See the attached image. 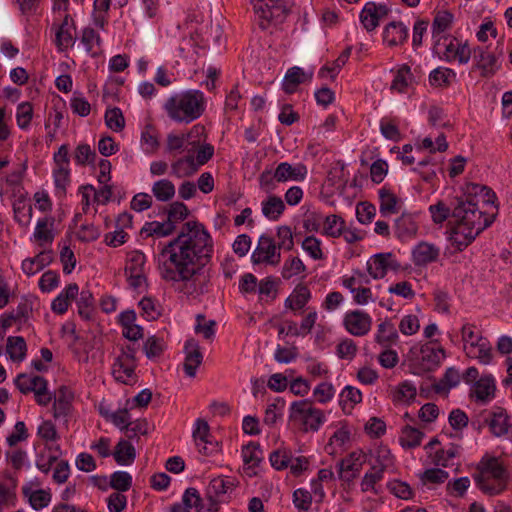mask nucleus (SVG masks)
Here are the masks:
<instances>
[{
	"label": "nucleus",
	"mask_w": 512,
	"mask_h": 512,
	"mask_svg": "<svg viewBox=\"0 0 512 512\" xmlns=\"http://www.w3.org/2000/svg\"><path fill=\"white\" fill-rule=\"evenodd\" d=\"M456 77L454 70L438 67L429 74V83L433 87H448Z\"/></svg>",
	"instance_id": "nucleus-44"
},
{
	"label": "nucleus",
	"mask_w": 512,
	"mask_h": 512,
	"mask_svg": "<svg viewBox=\"0 0 512 512\" xmlns=\"http://www.w3.org/2000/svg\"><path fill=\"white\" fill-rule=\"evenodd\" d=\"M113 457L117 464L128 466L132 464L136 458V450L130 441L120 439L115 446Z\"/></svg>",
	"instance_id": "nucleus-30"
},
{
	"label": "nucleus",
	"mask_w": 512,
	"mask_h": 512,
	"mask_svg": "<svg viewBox=\"0 0 512 512\" xmlns=\"http://www.w3.org/2000/svg\"><path fill=\"white\" fill-rule=\"evenodd\" d=\"M461 380V375L458 369L455 367H449L446 369L443 377L439 382L433 385V389L438 394L448 393L450 389L456 387Z\"/></svg>",
	"instance_id": "nucleus-35"
},
{
	"label": "nucleus",
	"mask_w": 512,
	"mask_h": 512,
	"mask_svg": "<svg viewBox=\"0 0 512 512\" xmlns=\"http://www.w3.org/2000/svg\"><path fill=\"white\" fill-rule=\"evenodd\" d=\"M146 262L145 254L141 251H133L129 254L128 264L125 267L126 274L144 273V265Z\"/></svg>",
	"instance_id": "nucleus-63"
},
{
	"label": "nucleus",
	"mask_w": 512,
	"mask_h": 512,
	"mask_svg": "<svg viewBox=\"0 0 512 512\" xmlns=\"http://www.w3.org/2000/svg\"><path fill=\"white\" fill-rule=\"evenodd\" d=\"M76 297L77 312L79 316L89 321L92 319V314L95 309V300L92 292L89 289H83Z\"/></svg>",
	"instance_id": "nucleus-34"
},
{
	"label": "nucleus",
	"mask_w": 512,
	"mask_h": 512,
	"mask_svg": "<svg viewBox=\"0 0 512 512\" xmlns=\"http://www.w3.org/2000/svg\"><path fill=\"white\" fill-rule=\"evenodd\" d=\"M167 213V224H171L176 229V224L184 221L188 218L190 211L183 202H173L170 204L168 210H164Z\"/></svg>",
	"instance_id": "nucleus-47"
},
{
	"label": "nucleus",
	"mask_w": 512,
	"mask_h": 512,
	"mask_svg": "<svg viewBox=\"0 0 512 512\" xmlns=\"http://www.w3.org/2000/svg\"><path fill=\"white\" fill-rule=\"evenodd\" d=\"M453 21L454 15L448 10H438L434 13L431 32L436 48L441 46L442 41L447 42L448 36L444 33L452 28Z\"/></svg>",
	"instance_id": "nucleus-16"
},
{
	"label": "nucleus",
	"mask_w": 512,
	"mask_h": 512,
	"mask_svg": "<svg viewBox=\"0 0 512 512\" xmlns=\"http://www.w3.org/2000/svg\"><path fill=\"white\" fill-rule=\"evenodd\" d=\"M401 264L392 253H379L367 262V270L374 279H382L389 270L397 271Z\"/></svg>",
	"instance_id": "nucleus-12"
},
{
	"label": "nucleus",
	"mask_w": 512,
	"mask_h": 512,
	"mask_svg": "<svg viewBox=\"0 0 512 512\" xmlns=\"http://www.w3.org/2000/svg\"><path fill=\"white\" fill-rule=\"evenodd\" d=\"M452 201L447 204L443 200H439L437 203L430 205L429 212L431 214L432 221L435 224H442L450 216L452 217Z\"/></svg>",
	"instance_id": "nucleus-52"
},
{
	"label": "nucleus",
	"mask_w": 512,
	"mask_h": 512,
	"mask_svg": "<svg viewBox=\"0 0 512 512\" xmlns=\"http://www.w3.org/2000/svg\"><path fill=\"white\" fill-rule=\"evenodd\" d=\"M100 414L102 417H104L107 421H110L112 424H114L117 428H119L121 431H124L125 428H127V425L130 422V414L128 408H120L115 412H109L104 409H100Z\"/></svg>",
	"instance_id": "nucleus-50"
},
{
	"label": "nucleus",
	"mask_w": 512,
	"mask_h": 512,
	"mask_svg": "<svg viewBox=\"0 0 512 512\" xmlns=\"http://www.w3.org/2000/svg\"><path fill=\"white\" fill-rule=\"evenodd\" d=\"M351 53V48H346L342 53L338 56L336 60L333 62H327L324 66H322V78L324 77V73L327 72L331 80H334L338 75L341 68L346 64L349 59Z\"/></svg>",
	"instance_id": "nucleus-54"
},
{
	"label": "nucleus",
	"mask_w": 512,
	"mask_h": 512,
	"mask_svg": "<svg viewBox=\"0 0 512 512\" xmlns=\"http://www.w3.org/2000/svg\"><path fill=\"white\" fill-rule=\"evenodd\" d=\"M274 239L266 234L259 237L258 245L251 256L253 264L266 263L276 266L280 263L281 254Z\"/></svg>",
	"instance_id": "nucleus-11"
},
{
	"label": "nucleus",
	"mask_w": 512,
	"mask_h": 512,
	"mask_svg": "<svg viewBox=\"0 0 512 512\" xmlns=\"http://www.w3.org/2000/svg\"><path fill=\"white\" fill-rule=\"evenodd\" d=\"M214 243L205 226L198 221L185 222L178 235L159 253L162 279L188 282L201 274L212 259Z\"/></svg>",
	"instance_id": "nucleus-1"
},
{
	"label": "nucleus",
	"mask_w": 512,
	"mask_h": 512,
	"mask_svg": "<svg viewBox=\"0 0 512 512\" xmlns=\"http://www.w3.org/2000/svg\"><path fill=\"white\" fill-rule=\"evenodd\" d=\"M413 365L418 372H430L435 370L441 360L445 357V350L440 346H435L432 342L422 345L419 349L413 347Z\"/></svg>",
	"instance_id": "nucleus-7"
},
{
	"label": "nucleus",
	"mask_w": 512,
	"mask_h": 512,
	"mask_svg": "<svg viewBox=\"0 0 512 512\" xmlns=\"http://www.w3.org/2000/svg\"><path fill=\"white\" fill-rule=\"evenodd\" d=\"M13 212L14 219L19 225L23 227L29 226L33 215L32 205L30 203L22 198L17 199L13 204Z\"/></svg>",
	"instance_id": "nucleus-40"
},
{
	"label": "nucleus",
	"mask_w": 512,
	"mask_h": 512,
	"mask_svg": "<svg viewBox=\"0 0 512 512\" xmlns=\"http://www.w3.org/2000/svg\"><path fill=\"white\" fill-rule=\"evenodd\" d=\"M310 290L305 285H297L291 295L285 300V307L292 311L301 310L309 301Z\"/></svg>",
	"instance_id": "nucleus-36"
},
{
	"label": "nucleus",
	"mask_w": 512,
	"mask_h": 512,
	"mask_svg": "<svg viewBox=\"0 0 512 512\" xmlns=\"http://www.w3.org/2000/svg\"><path fill=\"white\" fill-rule=\"evenodd\" d=\"M444 51L441 58L447 62L458 61L460 64H466L471 58L472 51L467 42L462 43L457 38L448 36L447 42L442 41Z\"/></svg>",
	"instance_id": "nucleus-15"
},
{
	"label": "nucleus",
	"mask_w": 512,
	"mask_h": 512,
	"mask_svg": "<svg viewBox=\"0 0 512 512\" xmlns=\"http://www.w3.org/2000/svg\"><path fill=\"white\" fill-rule=\"evenodd\" d=\"M345 165L342 161L334 162L328 173H327V182L331 186L342 187L345 183Z\"/></svg>",
	"instance_id": "nucleus-61"
},
{
	"label": "nucleus",
	"mask_w": 512,
	"mask_h": 512,
	"mask_svg": "<svg viewBox=\"0 0 512 512\" xmlns=\"http://www.w3.org/2000/svg\"><path fill=\"white\" fill-rule=\"evenodd\" d=\"M53 260V251L43 250L39 252L35 257L24 259L22 261L21 268L27 276H32L43 270L46 266L50 265Z\"/></svg>",
	"instance_id": "nucleus-22"
},
{
	"label": "nucleus",
	"mask_w": 512,
	"mask_h": 512,
	"mask_svg": "<svg viewBox=\"0 0 512 512\" xmlns=\"http://www.w3.org/2000/svg\"><path fill=\"white\" fill-rule=\"evenodd\" d=\"M54 224V218H42L39 219L34 231V237L38 241H43L46 243H52L54 240V234L51 228H48V225L52 227Z\"/></svg>",
	"instance_id": "nucleus-55"
},
{
	"label": "nucleus",
	"mask_w": 512,
	"mask_h": 512,
	"mask_svg": "<svg viewBox=\"0 0 512 512\" xmlns=\"http://www.w3.org/2000/svg\"><path fill=\"white\" fill-rule=\"evenodd\" d=\"M136 366V362L123 359V357L119 355L113 364V375L117 381L126 384V378H130L134 375Z\"/></svg>",
	"instance_id": "nucleus-39"
},
{
	"label": "nucleus",
	"mask_w": 512,
	"mask_h": 512,
	"mask_svg": "<svg viewBox=\"0 0 512 512\" xmlns=\"http://www.w3.org/2000/svg\"><path fill=\"white\" fill-rule=\"evenodd\" d=\"M495 389L494 378L491 375H484L474 383L471 396L484 403L494 397Z\"/></svg>",
	"instance_id": "nucleus-28"
},
{
	"label": "nucleus",
	"mask_w": 512,
	"mask_h": 512,
	"mask_svg": "<svg viewBox=\"0 0 512 512\" xmlns=\"http://www.w3.org/2000/svg\"><path fill=\"white\" fill-rule=\"evenodd\" d=\"M424 433L417 428L406 425L402 428L399 438L400 444L404 448H415L421 444Z\"/></svg>",
	"instance_id": "nucleus-48"
},
{
	"label": "nucleus",
	"mask_w": 512,
	"mask_h": 512,
	"mask_svg": "<svg viewBox=\"0 0 512 512\" xmlns=\"http://www.w3.org/2000/svg\"><path fill=\"white\" fill-rule=\"evenodd\" d=\"M390 13V8L386 4H376L375 2H367L362 8L359 18L363 27L368 31H374L381 19Z\"/></svg>",
	"instance_id": "nucleus-14"
},
{
	"label": "nucleus",
	"mask_w": 512,
	"mask_h": 512,
	"mask_svg": "<svg viewBox=\"0 0 512 512\" xmlns=\"http://www.w3.org/2000/svg\"><path fill=\"white\" fill-rule=\"evenodd\" d=\"M306 172L304 165L292 166L288 162H281L275 169L274 178L277 182L301 181L305 178Z\"/></svg>",
	"instance_id": "nucleus-25"
},
{
	"label": "nucleus",
	"mask_w": 512,
	"mask_h": 512,
	"mask_svg": "<svg viewBox=\"0 0 512 512\" xmlns=\"http://www.w3.org/2000/svg\"><path fill=\"white\" fill-rule=\"evenodd\" d=\"M345 227L344 220L337 215H329L322 223V233L330 237H339L343 233Z\"/></svg>",
	"instance_id": "nucleus-53"
},
{
	"label": "nucleus",
	"mask_w": 512,
	"mask_h": 512,
	"mask_svg": "<svg viewBox=\"0 0 512 512\" xmlns=\"http://www.w3.org/2000/svg\"><path fill=\"white\" fill-rule=\"evenodd\" d=\"M174 233V227L171 224H167L166 221L164 222H158V221H152V222H146L144 226L140 230L141 235H145V237L150 236H158V237H165L169 236Z\"/></svg>",
	"instance_id": "nucleus-45"
},
{
	"label": "nucleus",
	"mask_w": 512,
	"mask_h": 512,
	"mask_svg": "<svg viewBox=\"0 0 512 512\" xmlns=\"http://www.w3.org/2000/svg\"><path fill=\"white\" fill-rule=\"evenodd\" d=\"M408 38V29L400 21H392L387 24L383 31V41L389 46L394 47L403 45Z\"/></svg>",
	"instance_id": "nucleus-21"
},
{
	"label": "nucleus",
	"mask_w": 512,
	"mask_h": 512,
	"mask_svg": "<svg viewBox=\"0 0 512 512\" xmlns=\"http://www.w3.org/2000/svg\"><path fill=\"white\" fill-rule=\"evenodd\" d=\"M496 200L491 188L477 183L467 184L463 196L452 199L455 219L449 236L452 246L463 251L494 222L498 213Z\"/></svg>",
	"instance_id": "nucleus-2"
},
{
	"label": "nucleus",
	"mask_w": 512,
	"mask_h": 512,
	"mask_svg": "<svg viewBox=\"0 0 512 512\" xmlns=\"http://www.w3.org/2000/svg\"><path fill=\"white\" fill-rule=\"evenodd\" d=\"M484 424L497 438L507 436L512 431V417L500 406L493 407L484 417Z\"/></svg>",
	"instance_id": "nucleus-9"
},
{
	"label": "nucleus",
	"mask_w": 512,
	"mask_h": 512,
	"mask_svg": "<svg viewBox=\"0 0 512 512\" xmlns=\"http://www.w3.org/2000/svg\"><path fill=\"white\" fill-rule=\"evenodd\" d=\"M290 410L291 419L300 422L305 432L318 431L320 426V411L312 407L311 401H295L292 403Z\"/></svg>",
	"instance_id": "nucleus-8"
},
{
	"label": "nucleus",
	"mask_w": 512,
	"mask_h": 512,
	"mask_svg": "<svg viewBox=\"0 0 512 512\" xmlns=\"http://www.w3.org/2000/svg\"><path fill=\"white\" fill-rule=\"evenodd\" d=\"M6 353L13 362H22L27 354L25 339L22 336H9L6 343Z\"/></svg>",
	"instance_id": "nucleus-32"
},
{
	"label": "nucleus",
	"mask_w": 512,
	"mask_h": 512,
	"mask_svg": "<svg viewBox=\"0 0 512 512\" xmlns=\"http://www.w3.org/2000/svg\"><path fill=\"white\" fill-rule=\"evenodd\" d=\"M476 67L481 70L482 77H491L499 69L498 59L494 52L488 48L477 47L474 49Z\"/></svg>",
	"instance_id": "nucleus-18"
},
{
	"label": "nucleus",
	"mask_w": 512,
	"mask_h": 512,
	"mask_svg": "<svg viewBox=\"0 0 512 512\" xmlns=\"http://www.w3.org/2000/svg\"><path fill=\"white\" fill-rule=\"evenodd\" d=\"M473 479L485 495L496 496L506 491L510 472L497 457H483L477 465Z\"/></svg>",
	"instance_id": "nucleus-4"
},
{
	"label": "nucleus",
	"mask_w": 512,
	"mask_h": 512,
	"mask_svg": "<svg viewBox=\"0 0 512 512\" xmlns=\"http://www.w3.org/2000/svg\"><path fill=\"white\" fill-rule=\"evenodd\" d=\"M398 340V333L395 325L390 319L379 323L375 334V342L384 348H389Z\"/></svg>",
	"instance_id": "nucleus-27"
},
{
	"label": "nucleus",
	"mask_w": 512,
	"mask_h": 512,
	"mask_svg": "<svg viewBox=\"0 0 512 512\" xmlns=\"http://www.w3.org/2000/svg\"><path fill=\"white\" fill-rule=\"evenodd\" d=\"M285 209V204L280 197L269 196L262 202V213L269 220H277Z\"/></svg>",
	"instance_id": "nucleus-42"
},
{
	"label": "nucleus",
	"mask_w": 512,
	"mask_h": 512,
	"mask_svg": "<svg viewBox=\"0 0 512 512\" xmlns=\"http://www.w3.org/2000/svg\"><path fill=\"white\" fill-rule=\"evenodd\" d=\"M417 395L416 387L409 381L400 383L393 392L394 403H410Z\"/></svg>",
	"instance_id": "nucleus-51"
},
{
	"label": "nucleus",
	"mask_w": 512,
	"mask_h": 512,
	"mask_svg": "<svg viewBox=\"0 0 512 512\" xmlns=\"http://www.w3.org/2000/svg\"><path fill=\"white\" fill-rule=\"evenodd\" d=\"M440 249L427 242L419 243L413 250V261L416 266H425L437 261Z\"/></svg>",
	"instance_id": "nucleus-26"
},
{
	"label": "nucleus",
	"mask_w": 512,
	"mask_h": 512,
	"mask_svg": "<svg viewBox=\"0 0 512 512\" xmlns=\"http://www.w3.org/2000/svg\"><path fill=\"white\" fill-rule=\"evenodd\" d=\"M79 287L76 283H70L66 288L52 301L51 310L58 315L67 312L72 300L78 296Z\"/></svg>",
	"instance_id": "nucleus-23"
},
{
	"label": "nucleus",
	"mask_w": 512,
	"mask_h": 512,
	"mask_svg": "<svg viewBox=\"0 0 512 512\" xmlns=\"http://www.w3.org/2000/svg\"><path fill=\"white\" fill-rule=\"evenodd\" d=\"M164 109L171 120L189 124L200 118L205 112L204 93L197 89H190L172 95L166 100Z\"/></svg>",
	"instance_id": "nucleus-3"
},
{
	"label": "nucleus",
	"mask_w": 512,
	"mask_h": 512,
	"mask_svg": "<svg viewBox=\"0 0 512 512\" xmlns=\"http://www.w3.org/2000/svg\"><path fill=\"white\" fill-rule=\"evenodd\" d=\"M259 26L265 30L271 23H282L289 11L291 0H252Z\"/></svg>",
	"instance_id": "nucleus-5"
},
{
	"label": "nucleus",
	"mask_w": 512,
	"mask_h": 512,
	"mask_svg": "<svg viewBox=\"0 0 512 512\" xmlns=\"http://www.w3.org/2000/svg\"><path fill=\"white\" fill-rule=\"evenodd\" d=\"M413 74L407 64H402L395 72L390 89L398 93H406L408 87L413 83Z\"/></svg>",
	"instance_id": "nucleus-33"
},
{
	"label": "nucleus",
	"mask_w": 512,
	"mask_h": 512,
	"mask_svg": "<svg viewBox=\"0 0 512 512\" xmlns=\"http://www.w3.org/2000/svg\"><path fill=\"white\" fill-rule=\"evenodd\" d=\"M395 232L399 238L411 237L417 232V225L410 216L402 215L395 222Z\"/></svg>",
	"instance_id": "nucleus-56"
},
{
	"label": "nucleus",
	"mask_w": 512,
	"mask_h": 512,
	"mask_svg": "<svg viewBox=\"0 0 512 512\" xmlns=\"http://www.w3.org/2000/svg\"><path fill=\"white\" fill-rule=\"evenodd\" d=\"M24 496L29 498V503L35 510H40L47 507L51 501V493L49 491L39 489L31 492L30 488H23Z\"/></svg>",
	"instance_id": "nucleus-49"
},
{
	"label": "nucleus",
	"mask_w": 512,
	"mask_h": 512,
	"mask_svg": "<svg viewBox=\"0 0 512 512\" xmlns=\"http://www.w3.org/2000/svg\"><path fill=\"white\" fill-rule=\"evenodd\" d=\"M459 451L460 447L451 443L447 448L438 449L433 455L430 453V457L434 465L448 467L454 464L453 460L459 455Z\"/></svg>",
	"instance_id": "nucleus-38"
},
{
	"label": "nucleus",
	"mask_w": 512,
	"mask_h": 512,
	"mask_svg": "<svg viewBox=\"0 0 512 512\" xmlns=\"http://www.w3.org/2000/svg\"><path fill=\"white\" fill-rule=\"evenodd\" d=\"M242 457L245 464L249 465V468L257 467L262 459L263 452L258 442L250 441L247 445L242 447Z\"/></svg>",
	"instance_id": "nucleus-43"
},
{
	"label": "nucleus",
	"mask_w": 512,
	"mask_h": 512,
	"mask_svg": "<svg viewBox=\"0 0 512 512\" xmlns=\"http://www.w3.org/2000/svg\"><path fill=\"white\" fill-rule=\"evenodd\" d=\"M34 300L32 296H23L17 305L15 316L18 319V323H26L33 312Z\"/></svg>",
	"instance_id": "nucleus-62"
},
{
	"label": "nucleus",
	"mask_w": 512,
	"mask_h": 512,
	"mask_svg": "<svg viewBox=\"0 0 512 512\" xmlns=\"http://www.w3.org/2000/svg\"><path fill=\"white\" fill-rule=\"evenodd\" d=\"M366 461L367 455L361 450L349 453L337 465L339 478L343 482L351 483L359 476Z\"/></svg>",
	"instance_id": "nucleus-10"
},
{
	"label": "nucleus",
	"mask_w": 512,
	"mask_h": 512,
	"mask_svg": "<svg viewBox=\"0 0 512 512\" xmlns=\"http://www.w3.org/2000/svg\"><path fill=\"white\" fill-rule=\"evenodd\" d=\"M14 384L24 395L33 392L35 401L40 406H47L53 398L48 391V381L43 376H29L27 373H20L14 379Z\"/></svg>",
	"instance_id": "nucleus-6"
},
{
	"label": "nucleus",
	"mask_w": 512,
	"mask_h": 512,
	"mask_svg": "<svg viewBox=\"0 0 512 512\" xmlns=\"http://www.w3.org/2000/svg\"><path fill=\"white\" fill-rule=\"evenodd\" d=\"M464 352L467 357L476 359L483 365H489L493 360V348L486 337L473 346H467Z\"/></svg>",
	"instance_id": "nucleus-24"
},
{
	"label": "nucleus",
	"mask_w": 512,
	"mask_h": 512,
	"mask_svg": "<svg viewBox=\"0 0 512 512\" xmlns=\"http://www.w3.org/2000/svg\"><path fill=\"white\" fill-rule=\"evenodd\" d=\"M184 351L186 353L183 364L184 372L187 376L193 378L196 375L197 368L203 361V355L200 351L198 342L191 338L185 342Z\"/></svg>",
	"instance_id": "nucleus-20"
},
{
	"label": "nucleus",
	"mask_w": 512,
	"mask_h": 512,
	"mask_svg": "<svg viewBox=\"0 0 512 512\" xmlns=\"http://www.w3.org/2000/svg\"><path fill=\"white\" fill-rule=\"evenodd\" d=\"M132 486V476L126 471H116L110 476V487L119 493L128 491Z\"/></svg>",
	"instance_id": "nucleus-60"
},
{
	"label": "nucleus",
	"mask_w": 512,
	"mask_h": 512,
	"mask_svg": "<svg viewBox=\"0 0 512 512\" xmlns=\"http://www.w3.org/2000/svg\"><path fill=\"white\" fill-rule=\"evenodd\" d=\"M54 398V417L59 418L68 415L71 406V400L73 399V394L70 389L65 385L60 386L54 395Z\"/></svg>",
	"instance_id": "nucleus-29"
},
{
	"label": "nucleus",
	"mask_w": 512,
	"mask_h": 512,
	"mask_svg": "<svg viewBox=\"0 0 512 512\" xmlns=\"http://www.w3.org/2000/svg\"><path fill=\"white\" fill-rule=\"evenodd\" d=\"M198 171L194 164V156L187 155L171 164V175L177 178L189 177Z\"/></svg>",
	"instance_id": "nucleus-37"
},
{
	"label": "nucleus",
	"mask_w": 512,
	"mask_h": 512,
	"mask_svg": "<svg viewBox=\"0 0 512 512\" xmlns=\"http://www.w3.org/2000/svg\"><path fill=\"white\" fill-rule=\"evenodd\" d=\"M269 461L276 470L286 469L291 462V451L288 449L274 450L269 456Z\"/></svg>",
	"instance_id": "nucleus-64"
},
{
	"label": "nucleus",
	"mask_w": 512,
	"mask_h": 512,
	"mask_svg": "<svg viewBox=\"0 0 512 512\" xmlns=\"http://www.w3.org/2000/svg\"><path fill=\"white\" fill-rule=\"evenodd\" d=\"M399 199L391 189L383 186L379 190V210L382 216L396 214L399 211Z\"/></svg>",
	"instance_id": "nucleus-31"
},
{
	"label": "nucleus",
	"mask_w": 512,
	"mask_h": 512,
	"mask_svg": "<svg viewBox=\"0 0 512 512\" xmlns=\"http://www.w3.org/2000/svg\"><path fill=\"white\" fill-rule=\"evenodd\" d=\"M105 123L108 128L115 132H120L125 127V118L120 108L113 107L107 109L105 113Z\"/></svg>",
	"instance_id": "nucleus-57"
},
{
	"label": "nucleus",
	"mask_w": 512,
	"mask_h": 512,
	"mask_svg": "<svg viewBox=\"0 0 512 512\" xmlns=\"http://www.w3.org/2000/svg\"><path fill=\"white\" fill-rule=\"evenodd\" d=\"M97 155L90 145L86 143L79 144L74 151V160L79 166L93 164Z\"/></svg>",
	"instance_id": "nucleus-59"
},
{
	"label": "nucleus",
	"mask_w": 512,
	"mask_h": 512,
	"mask_svg": "<svg viewBox=\"0 0 512 512\" xmlns=\"http://www.w3.org/2000/svg\"><path fill=\"white\" fill-rule=\"evenodd\" d=\"M349 432L344 429L336 430L330 437L329 442L325 445L324 449L329 455H336L345 449V444L349 441Z\"/></svg>",
	"instance_id": "nucleus-41"
},
{
	"label": "nucleus",
	"mask_w": 512,
	"mask_h": 512,
	"mask_svg": "<svg viewBox=\"0 0 512 512\" xmlns=\"http://www.w3.org/2000/svg\"><path fill=\"white\" fill-rule=\"evenodd\" d=\"M343 325L351 335L364 336L372 327V318L364 311H349L344 316Z\"/></svg>",
	"instance_id": "nucleus-13"
},
{
	"label": "nucleus",
	"mask_w": 512,
	"mask_h": 512,
	"mask_svg": "<svg viewBox=\"0 0 512 512\" xmlns=\"http://www.w3.org/2000/svg\"><path fill=\"white\" fill-rule=\"evenodd\" d=\"M73 30H76L75 22L69 14H66L55 32V45L59 51H64L74 45Z\"/></svg>",
	"instance_id": "nucleus-19"
},
{
	"label": "nucleus",
	"mask_w": 512,
	"mask_h": 512,
	"mask_svg": "<svg viewBox=\"0 0 512 512\" xmlns=\"http://www.w3.org/2000/svg\"><path fill=\"white\" fill-rule=\"evenodd\" d=\"M312 79V71H305L301 67L293 66L287 70L284 76L282 89L286 94H293L300 84L310 83Z\"/></svg>",
	"instance_id": "nucleus-17"
},
{
	"label": "nucleus",
	"mask_w": 512,
	"mask_h": 512,
	"mask_svg": "<svg viewBox=\"0 0 512 512\" xmlns=\"http://www.w3.org/2000/svg\"><path fill=\"white\" fill-rule=\"evenodd\" d=\"M152 193L158 201L168 202L175 195V185L168 179H160L152 185Z\"/></svg>",
	"instance_id": "nucleus-46"
},
{
	"label": "nucleus",
	"mask_w": 512,
	"mask_h": 512,
	"mask_svg": "<svg viewBox=\"0 0 512 512\" xmlns=\"http://www.w3.org/2000/svg\"><path fill=\"white\" fill-rule=\"evenodd\" d=\"M33 118V105L26 101L17 106L16 122L20 129L27 130Z\"/></svg>",
	"instance_id": "nucleus-58"
}]
</instances>
